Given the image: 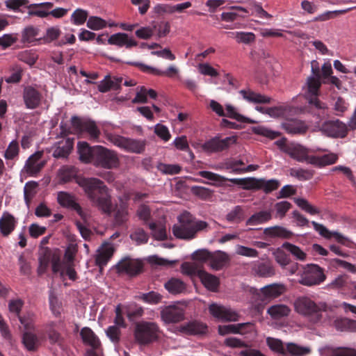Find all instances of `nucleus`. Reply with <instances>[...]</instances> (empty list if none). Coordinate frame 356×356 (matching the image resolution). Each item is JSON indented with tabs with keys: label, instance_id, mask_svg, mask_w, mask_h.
I'll return each instance as SVG.
<instances>
[{
	"label": "nucleus",
	"instance_id": "1",
	"mask_svg": "<svg viewBox=\"0 0 356 356\" xmlns=\"http://www.w3.org/2000/svg\"><path fill=\"white\" fill-rule=\"evenodd\" d=\"M76 183L83 189L92 206L102 213L111 214L112 196L111 190L99 179L95 177H78Z\"/></svg>",
	"mask_w": 356,
	"mask_h": 356
},
{
	"label": "nucleus",
	"instance_id": "2",
	"mask_svg": "<svg viewBox=\"0 0 356 356\" xmlns=\"http://www.w3.org/2000/svg\"><path fill=\"white\" fill-rule=\"evenodd\" d=\"M179 223L172 227L174 236L181 239H192L197 232L207 227V223L196 220L189 213H184L178 218Z\"/></svg>",
	"mask_w": 356,
	"mask_h": 356
},
{
	"label": "nucleus",
	"instance_id": "3",
	"mask_svg": "<svg viewBox=\"0 0 356 356\" xmlns=\"http://www.w3.org/2000/svg\"><path fill=\"white\" fill-rule=\"evenodd\" d=\"M325 303L316 304L310 298L302 296L298 298L294 302V309L298 314L307 316L313 322L319 321L322 317L321 312L325 311Z\"/></svg>",
	"mask_w": 356,
	"mask_h": 356
},
{
	"label": "nucleus",
	"instance_id": "4",
	"mask_svg": "<svg viewBox=\"0 0 356 356\" xmlns=\"http://www.w3.org/2000/svg\"><path fill=\"white\" fill-rule=\"evenodd\" d=\"M161 332V329L156 323L141 321L136 325L134 338L139 344L147 345L158 340Z\"/></svg>",
	"mask_w": 356,
	"mask_h": 356
},
{
	"label": "nucleus",
	"instance_id": "5",
	"mask_svg": "<svg viewBox=\"0 0 356 356\" xmlns=\"http://www.w3.org/2000/svg\"><path fill=\"white\" fill-rule=\"evenodd\" d=\"M275 144L282 152L288 154L291 159L298 162H305L310 164V159L312 156H310L309 153L313 152V150L299 143H287L285 138L276 140Z\"/></svg>",
	"mask_w": 356,
	"mask_h": 356
},
{
	"label": "nucleus",
	"instance_id": "6",
	"mask_svg": "<svg viewBox=\"0 0 356 356\" xmlns=\"http://www.w3.org/2000/svg\"><path fill=\"white\" fill-rule=\"evenodd\" d=\"M94 153L95 157L92 163L94 166L108 170L118 167L120 161L115 151L97 145Z\"/></svg>",
	"mask_w": 356,
	"mask_h": 356
},
{
	"label": "nucleus",
	"instance_id": "7",
	"mask_svg": "<svg viewBox=\"0 0 356 356\" xmlns=\"http://www.w3.org/2000/svg\"><path fill=\"white\" fill-rule=\"evenodd\" d=\"M106 138L112 144L127 152L140 154L145 149V140L126 138L112 134H107Z\"/></svg>",
	"mask_w": 356,
	"mask_h": 356
},
{
	"label": "nucleus",
	"instance_id": "8",
	"mask_svg": "<svg viewBox=\"0 0 356 356\" xmlns=\"http://www.w3.org/2000/svg\"><path fill=\"white\" fill-rule=\"evenodd\" d=\"M325 276L323 270L316 264L307 265L300 275L299 283L307 286L318 285L323 282Z\"/></svg>",
	"mask_w": 356,
	"mask_h": 356
},
{
	"label": "nucleus",
	"instance_id": "9",
	"mask_svg": "<svg viewBox=\"0 0 356 356\" xmlns=\"http://www.w3.org/2000/svg\"><path fill=\"white\" fill-rule=\"evenodd\" d=\"M71 122L73 128L77 131L86 132L88 134L90 140L97 141L100 131L95 121L73 116L71 118Z\"/></svg>",
	"mask_w": 356,
	"mask_h": 356
},
{
	"label": "nucleus",
	"instance_id": "10",
	"mask_svg": "<svg viewBox=\"0 0 356 356\" xmlns=\"http://www.w3.org/2000/svg\"><path fill=\"white\" fill-rule=\"evenodd\" d=\"M319 130L325 136L331 138H343L348 134L347 125L339 120H327L324 122Z\"/></svg>",
	"mask_w": 356,
	"mask_h": 356
},
{
	"label": "nucleus",
	"instance_id": "11",
	"mask_svg": "<svg viewBox=\"0 0 356 356\" xmlns=\"http://www.w3.org/2000/svg\"><path fill=\"white\" fill-rule=\"evenodd\" d=\"M160 309L161 319L164 324L177 323L184 320V309L178 305L161 307Z\"/></svg>",
	"mask_w": 356,
	"mask_h": 356
},
{
	"label": "nucleus",
	"instance_id": "12",
	"mask_svg": "<svg viewBox=\"0 0 356 356\" xmlns=\"http://www.w3.org/2000/svg\"><path fill=\"white\" fill-rule=\"evenodd\" d=\"M237 137L231 136L225 138L214 137L202 145L204 151L208 153L222 152L227 149L231 145L236 143Z\"/></svg>",
	"mask_w": 356,
	"mask_h": 356
},
{
	"label": "nucleus",
	"instance_id": "13",
	"mask_svg": "<svg viewBox=\"0 0 356 356\" xmlns=\"http://www.w3.org/2000/svg\"><path fill=\"white\" fill-rule=\"evenodd\" d=\"M57 202L61 207L75 211L83 220H87L89 216L88 213L84 211L79 204L76 202V197L74 195L65 191H59L57 193Z\"/></svg>",
	"mask_w": 356,
	"mask_h": 356
},
{
	"label": "nucleus",
	"instance_id": "14",
	"mask_svg": "<svg viewBox=\"0 0 356 356\" xmlns=\"http://www.w3.org/2000/svg\"><path fill=\"white\" fill-rule=\"evenodd\" d=\"M209 310L214 318L221 321H237L239 318L238 314L229 307L213 303Z\"/></svg>",
	"mask_w": 356,
	"mask_h": 356
},
{
	"label": "nucleus",
	"instance_id": "15",
	"mask_svg": "<svg viewBox=\"0 0 356 356\" xmlns=\"http://www.w3.org/2000/svg\"><path fill=\"white\" fill-rule=\"evenodd\" d=\"M285 291L286 286L284 284L274 283L262 287L257 293V296L261 302H268L278 298L284 293Z\"/></svg>",
	"mask_w": 356,
	"mask_h": 356
},
{
	"label": "nucleus",
	"instance_id": "16",
	"mask_svg": "<svg viewBox=\"0 0 356 356\" xmlns=\"http://www.w3.org/2000/svg\"><path fill=\"white\" fill-rule=\"evenodd\" d=\"M22 97L26 108L28 109H35L39 107L42 99V93L32 86L24 87Z\"/></svg>",
	"mask_w": 356,
	"mask_h": 356
},
{
	"label": "nucleus",
	"instance_id": "17",
	"mask_svg": "<svg viewBox=\"0 0 356 356\" xmlns=\"http://www.w3.org/2000/svg\"><path fill=\"white\" fill-rule=\"evenodd\" d=\"M115 249L113 245L110 243H103L97 250L95 263L100 268L106 266L112 257Z\"/></svg>",
	"mask_w": 356,
	"mask_h": 356
},
{
	"label": "nucleus",
	"instance_id": "18",
	"mask_svg": "<svg viewBox=\"0 0 356 356\" xmlns=\"http://www.w3.org/2000/svg\"><path fill=\"white\" fill-rule=\"evenodd\" d=\"M254 329L251 323H238L236 325H225L218 326V333L220 335H226L228 334H241L251 332Z\"/></svg>",
	"mask_w": 356,
	"mask_h": 356
},
{
	"label": "nucleus",
	"instance_id": "19",
	"mask_svg": "<svg viewBox=\"0 0 356 356\" xmlns=\"http://www.w3.org/2000/svg\"><path fill=\"white\" fill-rule=\"evenodd\" d=\"M117 268L120 273H124L132 276L140 272L141 265L138 261L126 257L118 263Z\"/></svg>",
	"mask_w": 356,
	"mask_h": 356
},
{
	"label": "nucleus",
	"instance_id": "20",
	"mask_svg": "<svg viewBox=\"0 0 356 356\" xmlns=\"http://www.w3.org/2000/svg\"><path fill=\"white\" fill-rule=\"evenodd\" d=\"M252 272L254 275L261 277H270L275 274L273 265L269 261H254L252 264Z\"/></svg>",
	"mask_w": 356,
	"mask_h": 356
},
{
	"label": "nucleus",
	"instance_id": "21",
	"mask_svg": "<svg viewBox=\"0 0 356 356\" xmlns=\"http://www.w3.org/2000/svg\"><path fill=\"white\" fill-rule=\"evenodd\" d=\"M74 139L65 138L55 144L53 156L55 158H67L72 150Z\"/></svg>",
	"mask_w": 356,
	"mask_h": 356
},
{
	"label": "nucleus",
	"instance_id": "22",
	"mask_svg": "<svg viewBox=\"0 0 356 356\" xmlns=\"http://www.w3.org/2000/svg\"><path fill=\"white\" fill-rule=\"evenodd\" d=\"M128 63L138 67L143 72H147L159 76L172 77L179 72V70L175 65H170L165 71H162L141 63L130 62Z\"/></svg>",
	"mask_w": 356,
	"mask_h": 356
},
{
	"label": "nucleus",
	"instance_id": "23",
	"mask_svg": "<svg viewBox=\"0 0 356 356\" xmlns=\"http://www.w3.org/2000/svg\"><path fill=\"white\" fill-rule=\"evenodd\" d=\"M17 220L9 212L5 211L0 218V232L3 236H8L15 229Z\"/></svg>",
	"mask_w": 356,
	"mask_h": 356
},
{
	"label": "nucleus",
	"instance_id": "24",
	"mask_svg": "<svg viewBox=\"0 0 356 356\" xmlns=\"http://www.w3.org/2000/svg\"><path fill=\"white\" fill-rule=\"evenodd\" d=\"M97 145L90 147L86 142H79L77 144V152L79 159L84 163H92L95 157V149Z\"/></svg>",
	"mask_w": 356,
	"mask_h": 356
},
{
	"label": "nucleus",
	"instance_id": "25",
	"mask_svg": "<svg viewBox=\"0 0 356 356\" xmlns=\"http://www.w3.org/2000/svg\"><path fill=\"white\" fill-rule=\"evenodd\" d=\"M75 250L68 248L65 253L63 261H60L58 258L54 257L51 261L52 270L54 273H59L61 277H63V265L74 264Z\"/></svg>",
	"mask_w": 356,
	"mask_h": 356
},
{
	"label": "nucleus",
	"instance_id": "26",
	"mask_svg": "<svg viewBox=\"0 0 356 356\" xmlns=\"http://www.w3.org/2000/svg\"><path fill=\"white\" fill-rule=\"evenodd\" d=\"M44 163L41 160L40 154L31 155L26 162L24 171L31 177H35L44 167Z\"/></svg>",
	"mask_w": 356,
	"mask_h": 356
},
{
	"label": "nucleus",
	"instance_id": "27",
	"mask_svg": "<svg viewBox=\"0 0 356 356\" xmlns=\"http://www.w3.org/2000/svg\"><path fill=\"white\" fill-rule=\"evenodd\" d=\"M177 329L181 333L195 335L206 333L207 326L203 323L194 321L181 325Z\"/></svg>",
	"mask_w": 356,
	"mask_h": 356
},
{
	"label": "nucleus",
	"instance_id": "28",
	"mask_svg": "<svg viewBox=\"0 0 356 356\" xmlns=\"http://www.w3.org/2000/svg\"><path fill=\"white\" fill-rule=\"evenodd\" d=\"M264 234L270 238L282 239H291L295 235L291 230L279 225L265 228Z\"/></svg>",
	"mask_w": 356,
	"mask_h": 356
},
{
	"label": "nucleus",
	"instance_id": "29",
	"mask_svg": "<svg viewBox=\"0 0 356 356\" xmlns=\"http://www.w3.org/2000/svg\"><path fill=\"white\" fill-rule=\"evenodd\" d=\"M110 44L117 45L118 47H126L130 48L137 45V42L130 38L127 33H118L113 34L108 40Z\"/></svg>",
	"mask_w": 356,
	"mask_h": 356
},
{
	"label": "nucleus",
	"instance_id": "30",
	"mask_svg": "<svg viewBox=\"0 0 356 356\" xmlns=\"http://www.w3.org/2000/svg\"><path fill=\"white\" fill-rule=\"evenodd\" d=\"M248 15V11L245 8L242 6H232L229 11L222 13L220 17L222 21L231 22L240 18H245Z\"/></svg>",
	"mask_w": 356,
	"mask_h": 356
},
{
	"label": "nucleus",
	"instance_id": "31",
	"mask_svg": "<svg viewBox=\"0 0 356 356\" xmlns=\"http://www.w3.org/2000/svg\"><path fill=\"white\" fill-rule=\"evenodd\" d=\"M113 213L115 224L121 225L124 223L128 220L129 216L127 203L120 199L119 204L115 205Z\"/></svg>",
	"mask_w": 356,
	"mask_h": 356
},
{
	"label": "nucleus",
	"instance_id": "32",
	"mask_svg": "<svg viewBox=\"0 0 356 356\" xmlns=\"http://www.w3.org/2000/svg\"><path fill=\"white\" fill-rule=\"evenodd\" d=\"M229 261V257L227 253L222 251L211 252L209 266L212 270H219L223 268Z\"/></svg>",
	"mask_w": 356,
	"mask_h": 356
},
{
	"label": "nucleus",
	"instance_id": "33",
	"mask_svg": "<svg viewBox=\"0 0 356 356\" xmlns=\"http://www.w3.org/2000/svg\"><path fill=\"white\" fill-rule=\"evenodd\" d=\"M63 321H60L59 322L49 321L45 325L46 334L51 343H60L62 342L63 337L56 328L59 325H63Z\"/></svg>",
	"mask_w": 356,
	"mask_h": 356
},
{
	"label": "nucleus",
	"instance_id": "34",
	"mask_svg": "<svg viewBox=\"0 0 356 356\" xmlns=\"http://www.w3.org/2000/svg\"><path fill=\"white\" fill-rule=\"evenodd\" d=\"M283 129L290 134H300L306 132L307 126L303 121L294 119L288 120L282 124Z\"/></svg>",
	"mask_w": 356,
	"mask_h": 356
},
{
	"label": "nucleus",
	"instance_id": "35",
	"mask_svg": "<svg viewBox=\"0 0 356 356\" xmlns=\"http://www.w3.org/2000/svg\"><path fill=\"white\" fill-rule=\"evenodd\" d=\"M289 306L284 304H276L270 306L267 309V314L273 320H280L288 316L291 313Z\"/></svg>",
	"mask_w": 356,
	"mask_h": 356
},
{
	"label": "nucleus",
	"instance_id": "36",
	"mask_svg": "<svg viewBox=\"0 0 356 356\" xmlns=\"http://www.w3.org/2000/svg\"><path fill=\"white\" fill-rule=\"evenodd\" d=\"M240 94L246 101L254 104H268L271 101V98L268 96L254 92L250 90H241Z\"/></svg>",
	"mask_w": 356,
	"mask_h": 356
},
{
	"label": "nucleus",
	"instance_id": "37",
	"mask_svg": "<svg viewBox=\"0 0 356 356\" xmlns=\"http://www.w3.org/2000/svg\"><path fill=\"white\" fill-rule=\"evenodd\" d=\"M80 335L83 342L85 344L90 346L91 348H97L101 346V343L99 338L90 328L87 327L82 328L80 332Z\"/></svg>",
	"mask_w": 356,
	"mask_h": 356
},
{
	"label": "nucleus",
	"instance_id": "38",
	"mask_svg": "<svg viewBox=\"0 0 356 356\" xmlns=\"http://www.w3.org/2000/svg\"><path fill=\"white\" fill-rule=\"evenodd\" d=\"M199 278L200 279L202 284L209 291H216L220 284L218 277L208 273L205 270L200 272Z\"/></svg>",
	"mask_w": 356,
	"mask_h": 356
},
{
	"label": "nucleus",
	"instance_id": "39",
	"mask_svg": "<svg viewBox=\"0 0 356 356\" xmlns=\"http://www.w3.org/2000/svg\"><path fill=\"white\" fill-rule=\"evenodd\" d=\"M68 10L63 8H56L51 11H47L44 10H29L28 12V15L29 16H37L38 17L44 18L48 15H51L55 18H60L65 16Z\"/></svg>",
	"mask_w": 356,
	"mask_h": 356
},
{
	"label": "nucleus",
	"instance_id": "40",
	"mask_svg": "<svg viewBox=\"0 0 356 356\" xmlns=\"http://www.w3.org/2000/svg\"><path fill=\"white\" fill-rule=\"evenodd\" d=\"M337 159L338 156L334 153H329L321 156H312L310 159V164L322 167L334 164L337 162Z\"/></svg>",
	"mask_w": 356,
	"mask_h": 356
},
{
	"label": "nucleus",
	"instance_id": "41",
	"mask_svg": "<svg viewBox=\"0 0 356 356\" xmlns=\"http://www.w3.org/2000/svg\"><path fill=\"white\" fill-rule=\"evenodd\" d=\"M321 86L320 76H309L306 82L305 97L318 96Z\"/></svg>",
	"mask_w": 356,
	"mask_h": 356
},
{
	"label": "nucleus",
	"instance_id": "42",
	"mask_svg": "<svg viewBox=\"0 0 356 356\" xmlns=\"http://www.w3.org/2000/svg\"><path fill=\"white\" fill-rule=\"evenodd\" d=\"M22 339V343L29 351H35L40 345L38 337L31 331H24Z\"/></svg>",
	"mask_w": 356,
	"mask_h": 356
},
{
	"label": "nucleus",
	"instance_id": "43",
	"mask_svg": "<svg viewBox=\"0 0 356 356\" xmlns=\"http://www.w3.org/2000/svg\"><path fill=\"white\" fill-rule=\"evenodd\" d=\"M122 81V78L111 79L109 76H106L99 83L98 90L101 92H106L112 89L117 90L120 88Z\"/></svg>",
	"mask_w": 356,
	"mask_h": 356
},
{
	"label": "nucleus",
	"instance_id": "44",
	"mask_svg": "<svg viewBox=\"0 0 356 356\" xmlns=\"http://www.w3.org/2000/svg\"><path fill=\"white\" fill-rule=\"evenodd\" d=\"M165 289L171 294H179L186 289V284L179 279L171 278L164 284Z\"/></svg>",
	"mask_w": 356,
	"mask_h": 356
},
{
	"label": "nucleus",
	"instance_id": "45",
	"mask_svg": "<svg viewBox=\"0 0 356 356\" xmlns=\"http://www.w3.org/2000/svg\"><path fill=\"white\" fill-rule=\"evenodd\" d=\"M272 218L270 211H260L252 215L246 221V225L264 224Z\"/></svg>",
	"mask_w": 356,
	"mask_h": 356
},
{
	"label": "nucleus",
	"instance_id": "46",
	"mask_svg": "<svg viewBox=\"0 0 356 356\" xmlns=\"http://www.w3.org/2000/svg\"><path fill=\"white\" fill-rule=\"evenodd\" d=\"M181 270L183 274L190 276H197L199 277L200 272H202V266L193 261L184 262L181 266Z\"/></svg>",
	"mask_w": 356,
	"mask_h": 356
},
{
	"label": "nucleus",
	"instance_id": "47",
	"mask_svg": "<svg viewBox=\"0 0 356 356\" xmlns=\"http://www.w3.org/2000/svg\"><path fill=\"white\" fill-rule=\"evenodd\" d=\"M312 224L314 227V229L322 236L327 238H330L333 236L338 242H343L344 236L342 234L336 232H331L323 225L319 224L315 221H312Z\"/></svg>",
	"mask_w": 356,
	"mask_h": 356
},
{
	"label": "nucleus",
	"instance_id": "48",
	"mask_svg": "<svg viewBox=\"0 0 356 356\" xmlns=\"http://www.w3.org/2000/svg\"><path fill=\"white\" fill-rule=\"evenodd\" d=\"M230 181L235 184H241L243 185V188L246 190H260L261 179L254 177L244 179H231Z\"/></svg>",
	"mask_w": 356,
	"mask_h": 356
},
{
	"label": "nucleus",
	"instance_id": "49",
	"mask_svg": "<svg viewBox=\"0 0 356 356\" xmlns=\"http://www.w3.org/2000/svg\"><path fill=\"white\" fill-rule=\"evenodd\" d=\"M17 318L20 323L23 325L25 331H32L35 330L36 316L34 312L28 311L22 316L20 315Z\"/></svg>",
	"mask_w": 356,
	"mask_h": 356
},
{
	"label": "nucleus",
	"instance_id": "50",
	"mask_svg": "<svg viewBox=\"0 0 356 356\" xmlns=\"http://www.w3.org/2000/svg\"><path fill=\"white\" fill-rule=\"evenodd\" d=\"M229 37L238 43L250 44L255 40V35L252 32L236 31L228 33Z\"/></svg>",
	"mask_w": 356,
	"mask_h": 356
},
{
	"label": "nucleus",
	"instance_id": "51",
	"mask_svg": "<svg viewBox=\"0 0 356 356\" xmlns=\"http://www.w3.org/2000/svg\"><path fill=\"white\" fill-rule=\"evenodd\" d=\"M124 308L127 316L130 321H134L141 317L144 313L143 307L136 303L128 304L125 305Z\"/></svg>",
	"mask_w": 356,
	"mask_h": 356
},
{
	"label": "nucleus",
	"instance_id": "52",
	"mask_svg": "<svg viewBox=\"0 0 356 356\" xmlns=\"http://www.w3.org/2000/svg\"><path fill=\"white\" fill-rule=\"evenodd\" d=\"M39 35V29L34 26H28L25 27L22 32V41L23 42L31 43L36 40H40L37 38Z\"/></svg>",
	"mask_w": 356,
	"mask_h": 356
},
{
	"label": "nucleus",
	"instance_id": "53",
	"mask_svg": "<svg viewBox=\"0 0 356 356\" xmlns=\"http://www.w3.org/2000/svg\"><path fill=\"white\" fill-rule=\"evenodd\" d=\"M334 325L339 331L356 332V321L348 318H337L334 321Z\"/></svg>",
	"mask_w": 356,
	"mask_h": 356
},
{
	"label": "nucleus",
	"instance_id": "54",
	"mask_svg": "<svg viewBox=\"0 0 356 356\" xmlns=\"http://www.w3.org/2000/svg\"><path fill=\"white\" fill-rule=\"evenodd\" d=\"M61 35V30L59 26H52L50 27H48L46 29L45 33L44 35L40 38V40H42L43 41V43L48 44L51 43L57 39Z\"/></svg>",
	"mask_w": 356,
	"mask_h": 356
},
{
	"label": "nucleus",
	"instance_id": "55",
	"mask_svg": "<svg viewBox=\"0 0 356 356\" xmlns=\"http://www.w3.org/2000/svg\"><path fill=\"white\" fill-rule=\"evenodd\" d=\"M282 248L288 251L295 259L300 261H305L306 259L307 254L300 247L289 242H284L282 244Z\"/></svg>",
	"mask_w": 356,
	"mask_h": 356
},
{
	"label": "nucleus",
	"instance_id": "56",
	"mask_svg": "<svg viewBox=\"0 0 356 356\" xmlns=\"http://www.w3.org/2000/svg\"><path fill=\"white\" fill-rule=\"evenodd\" d=\"M76 173V172L74 168L63 166L59 169L58 176L61 183H67L75 178Z\"/></svg>",
	"mask_w": 356,
	"mask_h": 356
},
{
	"label": "nucleus",
	"instance_id": "57",
	"mask_svg": "<svg viewBox=\"0 0 356 356\" xmlns=\"http://www.w3.org/2000/svg\"><path fill=\"white\" fill-rule=\"evenodd\" d=\"M149 228L152 230V236L158 241H163L167 238L165 227L162 223L150 222Z\"/></svg>",
	"mask_w": 356,
	"mask_h": 356
},
{
	"label": "nucleus",
	"instance_id": "58",
	"mask_svg": "<svg viewBox=\"0 0 356 356\" xmlns=\"http://www.w3.org/2000/svg\"><path fill=\"white\" fill-rule=\"evenodd\" d=\"M286 351L292 356H305L311 353V348L308 346H302L296 343H289L286 344Z\"/></svg>",
	"mask_w": 356,
	"mask_h": 356
},
{
	"label": "nucleus",
	"instance_id": "59",
	"mask_svg": "<svg viewBox=\"0 0 356 356\" xmlns=\"http://www.w3.org/2000/svg\"><path fill=\"white\" fill-rule=\"evenodd\" d=\"M138 298L145 303L156 305L161 302L163 296L158 292L152 291L148 293L140 294Z\"/></svg>",
	"mask_w": 356,
	"mask_h": 356
},
{
	"label": "nucleus",
	"instance_id": "60",
	"mask_svg": "<svg viewBox=\"0 0 356 356\" xmlns=\"http://www.w3.org/2000/svg\"><path fill=\"white\" fill-rule=\"evenodd\" d=\"M266 343L269 348L274 353L286 355V349H285L283 342L280 339L273 337H267Z\"/></svg>",
	"mask_w": 356,
	"mask_h": 356
},
{
	"label": "nucleus",
	"instance_id": "61",
	"mask_svg": "<svg viewBox=\"0 0 356 356\" xmlns=\"http://www.w3.org/2000/svg\"><path fill=\"white\" fill-rule=\"evenodd\" d=\"M282 245L277 248L273 253L276 262L282 267H285L291 262L289 256L285 252Z\"/></svg>",
	"mask_w": 356,
	"mask_h": 356
},
{
	"label": "nucleus",
	"instance_id": "62",
	"mask_svg": "<svg viewBox=\"0 0 356 356\" xmlns=\"http://www.w3.org/2000/svg\"><path fill=\"white\" fill-rule=\"evenodd\" d=\"M244 218V213L241 206H236L227 215L226 220L230 222L238 223Z\"/></svg>",
	"mask_w": 356,
	"mask_h": 356
},
{
	"label": "nucleus",
	"instance_id": "63",
	"mask_svg": "<svg viewBox=\"0 0 356 356\" xmlns=\"http://www.w3.org/2000/svg\"><path fill=\"white\" fill-rule=\"evenodd\" d=\"M290 175L300 181H305L312 179L314 175V172L310 170L293 168L290 169Z\"/></svg>",
	"mask_w": 356,
	"mask_h": 356
},
{
	"label": "nucleus",
	"instance_id": "64",
	"mask_svg": "<svg viewBox=\"0 0 356 356\" xmlns=\"http://www.w3.org/2000/svg\"><path fill=\"white\" fill-rule=\"evenodd\" d=\"M294 202L298 205V207L311 215H316L320 213V211L317 208L312 205L307 200L304 198H295Z\"/></svg>",
	"mask_w": 356,
	"mask_h": 356
}]
</instances>
